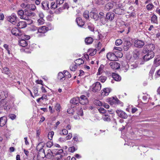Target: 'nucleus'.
<instances>
[{"mask_svg":"<svg viewBox=\"0 0 160 160\" xmlns=\"http://www.w3.org/2000/svg\"><path fill=\"white\" fill-rule=\"evenodd\" d=\"M77 65L76 64H72L70 67V69L71 71H75L77 69Z\"/></svg>","mask_w":160,"mask_h":160,"instance_id":"37998d69","label":"nucleus"},{"mask_svg":"<svg viewBox=\"0 0 160 160\" xmlns=\"http://www.w3.org/2000/svg\"><path fill=\"white\" fill-rule=\"evenodd\" d=\"M98 111L100 113H104L106 112V110L103 108H99L98 109Z\"/></svg>","mask_w":160,"mask_h":160,"instance_id":"6e6d98bb","label":"nucleus"},{"mask_svg":"<svg viewBox=\"0 0 160 160\" xmlns=\"http://www.w3.org/2000/svg\"><path fill=\"white\" fill-rule=\"evenodd\" d=\"M19 18L22 19L23 18V17L24 16V11L22 10H19L17 12Z\"/></svg>","mask_w":160,"mask_h":160,"instance_id":"473e14b6","label":"nucleus"},{"mask_svg":"<svg viewBox=\"0 0 160 160\" xmlns=\"http://www.w3.org/2000/svg\"><path fill=\"white\" fill-rule=\"evenodd\" d=\"M91 14L92 15V18L95 20L96 21L99 18L98 15L97 13L94 12H91Z\"/></svg>","mask_w":160,"mask_h":160,"instance_id":"f704fd0d","label":"nucleus"},{"mask_svg":"<svg viewBox=\"0 0 160 160\" xmlns=\"http://www.w3.org/2000/svg\"><path fill=\"white\" fill-rule=\"evenodd\" d=\"M68 131L66 129H63L62 130V133H61V135H66L68 134Z\"/></svg>","mask_w":160,"mask_h":160,"instance_id":"5fc2aeb1","label":"nucleus"},{"mask_svg":"<svg viewBox=\"0 0 160 160\" xmlns=\"http://www.w3.org/2000/svg\"><path fill=\"white\" fill-rule=\"evenodd\" d=\"M44 20L43 19L39 18L38 20V23L39 25L43 24L44 23Z\"/></svg>","mask_w":160,"mask_h":160,"instance_id":"864d4df0","label":"nucleus"},{"mask_svg":"<svg viewBox=\"0 0 160 160\" xmlns=\"http://www.w3.org/2000/svg\"><path fill=\"white\" fill-rule=\"evenodd\" d=\"M103 66H101L98 69L97 75H100L103 71Z\"/></svg>","mask_w":160,"mask_h":160,"instance_id":"3c124183","label":"nucleus"},{"mask_svg":"<svg viewBox=\"0 0 160 160\" xmlns=\"http://www.w3.org/2000/svg\"><path fill=\"white\" fill-rule=\"evenodd\" d=\"M153 7L154 6L152 4H148L146 6L147 9L149 10H152Z\"/></svg>","mask_w":160,"mask_h":160,"instance_id":"603ef678","label":"nucleus"},{"mask_svg":"<svg viewBox=\"0 0 160 160\" xmlns=\"http://www.w3.org/2000/svg\"><path fill=\"white\" fill-rule=\"evenodd\" d=\"M4 110H8L10 109V105L9 103V101H4Z\"/></svg>","mask_w":160,"mask_h":160,"instance_id":"cd10ccee","label":"nucleus"},{"mask_svg":"<svg viewBox=\"0 0 160 160\" xmlns=\"http://www.w3.org/2000/svg\"><path fill=\"white\" fill-rule=\"evenodd\" d=\"M76 21L79 27H82L84 24V22L82 21V19L80 17L77 18Z\"/></svg>","mask_w":160,"mask_h":160,"instance_id":"a211bd4d","label":"nucleus"},{"mask_svg":"<svg viewBox=\"0 0 160 160\" xmlns=\"http://www.w3.org/2000/svg\"><path fill=\"white\" fill-rule=\"evenodd\" d=\"M154 48V45L152 44H150L144 46L143 52L144 53H146L148 52L152 51Z\"/></svg>","mask_w":160,"mask_h":160,"instance_id":"f03ea898","label":"nucleus"},{"mask_svg":"<svg viewBox=\"0 0 160 160\" xmlns=\"http://www.w3.org/2000/svg\"><path fill=\"white\" fill-rule=\"evenodd\" d=\"M101 88L100 83L98 82L93 84L92 85V91L94 92H98L99 91Z\"/></svg>","mask_w":160,"mask_h":160,"instance_id":"7ed1b4c3","label":"nucleus"},{"mask_svg":"<svg viewBox=\"0 0 160 160\" xmlns=\"http://www.w3.org/2000/svg\"><path fill=\"white\" fill-rule=\"evenodd\" d=\"M88 28L91 32H94V26L92 24L89 23L88 24Z\"/></svg>","mask_w":160,"mask_h":160,"instance_id":"c85d7f7f","label":"nucleus"},{"mask_svg":"<svg viewBox=\"0 0 160 160\" xmlns=\"http://www.w3.org/2000/svg\"><path fill=\"white\" fill-rule=\"evenodd\" d=\"M102 47V44L100 42H98L97 45V47L96 48H97L98 50H99Z\"/></svg>","mask_w":160,"mask_h":160,"instance_id":"0e129e2a","label":"nucleus"},{"mask_svg":"<svg viewBox=\"0 0 160 160\" xmlns=\"http://www.w3.org/2000/svg\"><path fill=\"white\" fill-rule=\"evenodd\" d=\"M11 32L13 35L16 36L19 35L20 33L19 30L17 28H13L11 31Z\"/></svg>","mask_w":160,"mask_h":160,"instance_id":"393cba45","label":"nucleus"},{"mask_svg":"<svg viewBox=\"0 0 160 160\" xmlns=\"http://www.w3.org/2000/svg\"><path fill=\"white\" fill-rule=\"evenodd\" d=\"M106 16L108 21H111L114 18L115 14L112 12H109L107 13Z\"/></svg>","mask_w":160,"mask_h":160,"instance_id":"9b49d317","label":"nucleus"},{"mask_svg":"<svg viewBox=\"0 0 160 160\" xmlns=\"http://www.w3.org/2000/svg\"><path fill=\"white\" fill-rule=\"evenodd\" d=\"M138 66V62H135L134 63L130 65V68L132 69H134L137 68Z\"/></svg>","mask_w":160,"mask_h":160,"instance_id":"79ce46f5","label":"nucleus"},{"mask_svg":"<svg viewBox=\"0 0 160 160\" xmlns=\"http://www.w3.org/2000/svg\"><path fill=\"white\" fill-rule=\"evenodd\" d=\"M19 44L20 46L24 47L28 45V42L26 41H19Z\"/></svg>","mask_w":160,"mask_h":160,"instance_id":"72a5a7b5","label":"nucleus"},{"mask_svg":"<svg viewBox=\"0 0 160 160\" xmlns=\"http://www.w3.org/2000/svg\"><path fill=\"white\" fill-rule=\"evenodd\" d=\"M27 7V8L29 9L30 10L34 11L36 8V6L35 5L33 4H28V5H27L26 6Z\"/></svg>","mask_w":160,"mask_h":160,"instance_id":"c756f323","label":"nucleus"},{"mask_svg":"<svg viewBox=\"0 0 160 160\" xmlns=\"http://www.w3.org/2000/svg\"><path fill=\"white\" fill-rule=\"evenodd\" d=\"M33 93H34V95L35 96H38V89L36 87H33Z\"/></svg>","mask_w":160,"mask_h":160,"instance_id":"8fccbe9b","label":"nucleus"},{"mask_svg":"<svg viewBox=\"0 0 160 160\" xmlns=\"http://www.w3.org/2000/svg\"><path fill=\"white\" fill-rule=\"evenodd\" d=\"M94 104L97 106H102L103 105L102 103L98 100H95L94 101Z\"/></svg>","mask_w":160,"mask_h":160,"instance_id":"ea45409f","label":"nucleus"},{"mask_svg":"<svg viewBox=\"0 0 160 160\" xmlns=\"http://www.w3.org/2000/svg\"><path fill=\"white\" fill-rule=\"evenodd\" d=\"M51 8L52 9H54L58 7V6L57 4V3L56 4L55 2H52L51 3Z\"/></svg>","mask_w":160,"mask_h":160,"instance_id":"a19ab883","label":"nucleus"},{"mask_svg":"<svg viewBox=\"0 0 160 160\" xmlns=\"http://www.w3.org/2000/svg\"><path fill=\"white\" fill-rule=\"evenodd\" d=\"M145 44L143 41H135L134 42V46L138 48L142 47Z\"/></svg>","mask_w":160,"mask_h":160,"instance_id":"1a4fd4ad","label":"nucleus"},{"mask_svg":"<svg viewBox=\"0 0 160 160\" xmlns=\"http://www.w3.org/2000/svg\"><path fill=\"white\" fill-rule=\"evenodd\" d=\"M2 72L7 75L10 72L9 68L6 67H5L2 68Z\"/></svg>","mask_w":160,"mask_h":160,"instance_id":"4c0bfd02","label":"nucleus"},{"mask_svg":"<svg viewBox=\"0 0 160 160\" xmlns=\"http://www.w3.org/2000/svg\"><path fill=\"white\" fill-rule=\"evenodd\" d=\"M109 101L110 104L112 105L113 104H118L121 103L120 101L117 98H113L112 99H111Z\"/></svg>","mask_w":160,"mask_h":160,"instance_id":"dca6fc26","label":"nucleus"},{"mask_svg":"<svg viewBox=\"0 0 160 160\" xmlns=\"http://www.w3.org/2000/svg\"><path fill=\"white\" fill-rule=\"evenodd\" d=\"M139 52L137 50H135L133 52V57L135 59L139 58Z\"/></svg>","mask_w":160,"mask_h":160,"instance_id":"c9c22d12","label":"nucleus"},{"mask_svg":"<svg viewBox=\"0 0 160 160\" xmlns=\"http://www.w3.org/2000/svg\"><path fill=\"white\" fill-rule=\"evenodd\" d=\"M110 92V89L109 88H104L102 92V95L103 96H108Z\"/></svg>","mask_w":160,"mask_h":160,"instance_id":"b1692460","label":"nucleus"},{"mask_svg":"<svg viewBox=\"0 0 160 160\" xmlns=\"http://www.w3.org/2000/svg\"><path fill=\"white\" fill-rule=\"evenodd\" d=\"M26 23V24H30L32 23V21L30 19H29L25 22Z\"/></svg>","mask_w":160,"mask_h":160,"instance_id":"69168bd1","label":"nucleus"},{"mask_svg":"<svg viewBox=\"0 0 160 160\" xmlns=\"http://www.w3.org/2000/svg\"><path fill=\"white\" fill-rule=\"evenodd\" d=\"M75 148L74 147H70L69 149L68 150L69 151L71 152H73L75 151Z\"/></svg>","mask_w":160,"mask_h":160,"instance_id":"e2e57ef3","label":"nucleus"},{"mask_svg":"<svg viewBox=\"0 0 160 160\" xmlns=\"http://www.w3.org/2000/svg\"><path fill=\"white\" fill-rule=\"evenodd\" d=\"M53 143L51 142H48L47 143V146L48 147L50 148L53 145Z\"/></svg>","mask_w":160,"mask_h":160,"instance_id":"680f3d73","label":"nucleus"},{"mask_svg":"<svg viewBox=\"0 0 160 160\" xmlns=\"http://www.w3.org/2000/svg\"><path fill=\"white\" fill-rule=\"evenodd\" d=\"M54 134V132L53 131H51L48 134V139L50 140H52V139Z\"/></svg>","mask_w":160,"mask_h":160,"instance_id":"a18cd8bd","label":"nucleus"},{"mask_svg":"<svg viewBox=\"0 0 160 160\" xmlns=\"http://www.w3.org/2000/svg\"><path fill=\"white\" fill-rule=\"evenodd\" d=\"M4 110V101L1 100L0 101V110Z\"/></svg>","mask_w":160,"mask_h":160,"instance_id":"09e8293b","label":"nucleus"},{"mask_svg":"<svg viewBox=\"0 0 160 160\" xmlns=\"http://www.w3.org/2000/svg\"><path fill=\"white\" fill-rule=\"evenodd\" d=\"M112 76L114 79L117 81H120L121 80V78L120 76L117 74L112 73Z\"/></svg>","mask_w":160,"mask_h":160,"instance_id":"412c9836","label":"nucleus"},{"mask_svg":"<svg viewBox=\"0 0 160 160\" xmlns=\"http://www.w3.org/2000/svg\"><path fill=\"white\" fill-rule=\"evenodd\" d=\"M49 30L48 28L46 26H42L38 29V32L40 33H44Z\"/></svg>","mask_w":160,"mask_h":160,"instance_id":"f3484780","label":"nucleus"},{"mask_svg":"<svg viewBox=\"0 0 160 160\" xmlns=\"http://www.w3.org/2000/svg\"><path fill=\"white\" fill-rule=\"evenodd\" d=\"M71 103L73 105H77L79 102V98L77 97L73 98L70 101Z\"/></svg>","mask_w":160,"mask_h":160,"instance_id":"5701e85b","label":"nucleus"},{"mask_svg":"<svg viewBox=\"0 0 160 160\" xmlns=\"http://www.w3.org/2000/svg\"><path fill=\"white\" fill-rule=\"evenodd\" d=\"M64 0H56V3L58 6H59L62 4Z\"/></svg>","mask_w":160,"mask_h":160,"instance_id":"bf43d9fd","label":"nucleus"},{"mask_svg":"<svg viewBox=\"0 0 160 160\" xmlns=\"http://www.w3.org/2000/svg\"><path fill=\"white\" fill-rule=\"evenodd\" d=\"M17 26L19 28H22L26 27L27 26L25 22L21 21L17 22Z\"/></svg>","mask_w":160,"mask_h":160,"instance_id":"aec40b11","label":"nucleus"},{"mask_svg":"<svg viewBox=\"0 0 160 160\" xmlns=\"http://www.w3.org/2000/svg\"><path fill=\"white\" fill-rule=\"evenodd\" d=\"M99 19L100 22L103 25L106 24L108 22L106 16L103 17H100Z\"/></svg>","mask_w":160,"mask_h":160,"instance_id":"bb28decb","label":"nucleus"},{"mask_svg":"<svg viewBox=\"0 0 160 160\" xmlns=\"http://www.w3.org/2000/svg\"><path fill=\"white\" fill-rule=\"evenodd\" d=\"M113 12L116 14L118 15H122L124 13V10L120 7L114 9Z\"/></svg>","mask_w":160,"mask_h":160,"instance_id":"f8f14e48","label":"nucleus"},{"mask_svg":"<svg viewBox=\"0 0 160 160\" xmlns=\"http://www.w3.org/2000/svg\"><path fill=\"white\" fill-rule=\"evenodd\" d=\"M79 102L81 104L84 105L88 103V101L86 96L82 95L79 98Z\"/></svg>","mask_w":160,"mask_h":160,"instance_id":"0eeeda50","label":"nucleus"},{"mask_svg":"<svg viewBox=\"0 0 160 160\" xmlns=\"http://www.w3.org/2000/svg\"><path fill=\"white\" fill-rule=\"evenodd\" d=\"M8 117L10 118L12 120H13L16 117V116L14 114H10L8 115Z\"/></svg>","mask_w":160,"mask_h":160,"instance_id":"13d9d810","label":"nucleus"},{"mask_svg":"<svg viewBox=\"0 0 160 160\" xmlns=\"http://www.w3.org/2000/svg\"><path fill=\"white\" fill-rule=\"evenodd\" d=\"M8 96V92L7 91H3L0 93V100H3L4 99Z\"/></svg>","mask_w":160,"mask_h":160,"instance_id":"6ab92c4d","label":"nucleus"},{"mask_svg":"<svg viewBox=\"0 0 160 160\" xmlns=\"http://www.w3.org/2000/svg\"><path fill=\"white\" fill-rule=\"evenodd\" d=\"M83 16L86 19L89 18V12L88 11H85L83 13Z\"/></svg>","mask_w":160,"mask_h":160,"instance_id":"c03bdc74","label":"nucleus"},{"mask_svg":"<svg viewBox=\"0 0 160 160\" xmlns=\"http://www.w3.org/2000/svg\"><path fill=\"white\" fill-rule=\"evenodd\" d=\"M151 22L153 23H157V18L155 15H153L151 17Z\"/></svg>","mask_w":160,"mask_h":160,"instance_id":"e433bc0d","label":"nucleus"},{"mask_svg":"<svg viewBox=\"0 0 160 160\" xmlns=\"http://www.w3.org/2000/svg\"><path fill=\"white\" fill-rule=\"evenodd\" d=\"M143 57L144 60L146 61L152 58L154 56V53L153 51L148 52Z\"/></svg>","mask_w":160,"mask_h":160,"instance_id":"20e7f679","label":"nucleus"},{"mask_svg":"<svg viewBox=\"0 0 160 160\" xmlns=\"http://www.w3.org/2000/svg\"><path fill=\"white\" fill-rule=\"evenodd\" d=\"M116 112L118 114V116L123 118H126L128 117L127 114L124 112L119 110H117Z\"/></svg>","mask_w":160,"mask_h":160,"instance_id":"6e6552de","label":"nucleus"},{"mask_svg":"<svg viewBox=\"0 0 160 160\" xmlns=\"http://www.w3.org/2000/svg\"><path fill=\"white\" fill-rule=\"evenodd\" d=\"M102 119L105 121H109L110 120V117L106 115H105L103 117Z\"/></svg>","mask_w":160,"mask_h":160,"instance_id":"49530a36","label":"nucleus"},{"mask_svg":"<svg viewBox=\"0 0 160 160\" xmlns=\"http://www.w3.org/2000/svg\"><path fill=\"white\" fill-rule=\"evenodd\" d=\"M77 114L80 116H83V112L82 108H80L77 110Z\"/></svg>","mask_w":160,"mask_h":160,"instance_id":"de8ad7c7","label":"nucleus"},{"mask_svg":"<svg viewBox=\"0 0 160 160\" xmlns=\"http://www.w3.org/2000/svg\"><path fill=\"white\" fill-rule=\"evenodd\" d=\"M109 65L111 68L113 69H118L120 67L119 63L117 62H111L110 63Z\"/></svg>","mask_w":160,"mask_h":160,"instance_id":"9d476101","label":"nucleus"},{"mask_svg":"<svg viewBox=\"0 0 160 160\" xmlns=\"http://www.w3.org/2000/svg\"><path fill=\"white\" fill-rule=\"evenodd\" d=\"M89 52H90L89 53V55L92 56L95 55L96 53V49H91L89 50Z\"/></svg>","mask_w":160,"mask_h":160,"instance_id":"58836bf2","label":"nucleus"},{"mask_svg":"<svg viewBox=\"0 0 160 160\" xmlns=\"http://www.w3.org/2000/svg\"><path fill=\"white\" fill-rule=\"evenodd\" d=\"M84 61L81 58H79L76 60L75 61V63L77 65H80L84 63Z\"/></svg>","mask_w":160,"mask_h":160,"instance_id":"2f4dec72","label":"nucleus"},{"mask_svg":"<svg viewBox=\"0 0 160 160\" xmlns=\"http://www.w3.org/2000/svg\"><path fill=\"white\" fill-rule=\"evenodd\" d=\"M7 122V117L3 116L0 118V127H3L4 126Z\"/></svg>","mask_w":160,"mask_h":160,"instance_id":"4468645a","label":"nucleus"},{"mask_svg":"<svg viewBox=\"0 0 160 160\" xmlns=\"http://www.w3.org/2000/svg\"><path fill=\"white\" fill-rule=\"evenodd\" d=\"M56 110L58 112L60 111V104L58 103H57L55 107Z\"/></svg>","mask_w":160,"mask_h":160,"instance_id":"4d7b16f0","label":"nucleus"},{"mask_svg":"<svg viewBox=\"0 0 160 160\" xmlns=\"http://www.w3.org/2000/svg\"><path fill=\"white\" fill-rule=\"evenodd\" d=\"M24 52L27 53H30L31 52V50L29 49L26 48L23 50Z\"/></svg>","mask_w":160,"mask_h":160,"instance_id":"774afa93","label":"nucleus"},{"mask_svg":"<svg viewBox=\"0 0 160 160\" xmlns=\"http://www.w3.org/2000/svg\"><path fill=\"white\" fill-rule=\"evenodd\" d=\"M67 74H69L70 75V73L67 71H64V74L61 72H60L58 74V78L59 80L63 81L65 80V75H66Z\"/></svg>","mask_w":160,"mask_h":160,"instance_id":"423d86ee","label":"nucleus"},{"mask_svg":"<svg viewBox=\"0 0 160 160\" xmlns=\"http://www.w3.org/2000/svg\"><path fill=\"white\" fill-rule=\"evenodd\" d=\"M69 8V6L68 4L67 3H65L63 6L62 7H60L58 9L60 11H62V10L65 9H68Z\"/></svg>","mask_w":160,"mask_h":160,"instance_id":"7c9ffc66","label":"nucleus"},{"mask_svg":"<svg viewBox=\"0 0 160 160\" xmlns=\"http://www.w3.org/2000/svg\"><path fill=\"white\" fill-rule=\"evenodd\" d=\"M24 15L31 16H34V13L31 12L30 11H28L27 9H25L24 11Z\"/></svg>","mask_w":160,"mask_h":160,"instance_id":"a878e982","label":"nucleus"},{"mask_svg":"<svg viewBox=\"0 0 160 160\" xmlns=\"http://www.w3.org/2000/svg\"><path fill=\"white\" fill-rule=\"evenodd\" d=\"M107 58L110 61H116L118 59L117 56L113 53L109 52L107 54Z\"/></svg>","mask_w":160,"mask_h":160,"instance_id":"39448f33","label":"nucleus"},{"mask_svg":"<svg viewBox=\"0 0 160 160\" xmlns=\"http://www.w3.org/2000/svg\"><path fill=\"white\" fill-rule=\"evenodd\" d=\"M42 8L45 10H48L49 9V2L47 0H45L42 2Z\"/></svg>","mask_w":160,"mask_h":160,"instance_id":"ddd939ff","label":"nucleus"},{"mask_svg":"<svg viewBox=\"0 0 160 160\" xmlns=\"http://www.w3.org/2000/svg\"><path fill=\"white\" fill-rule=\"evenodd\" d=\"M31 36L29 35L25 34L24 35V39H22L21 40H29Z\"/></svg>","mask_w":160,"mask_h":160,"instance_id":"052dcab7","label":"nucleus"},{"mask_svg":"<svg viewBox=\"0 0 160 160\" xmlns=\"http://www.w3.org/2000/svg\"><path fill=\"white\" fill-rule=\"evenodd\" d=\"M113 7V3L111 2H108L106 4L105 7V9L106 11H109Z\"/></svg>","mask_w":160,"mask_h":160,"instance_id":"4be33fe9","label":"nucleus"},{"mask_svg":"<svg viewBox=\"0 0 160 160\" xmlns=\"http://www.w3.org/2000/svg\"><path fill=\"white\" fill-rule=\"evenodd\" d=\"M72 137V134L71 133H69L68 135L66 136V140H68L70 139Z\"/></svg>","mask_w":160,"mask_h":160,"instance_id":"338daca9","label":"nucleus"},{"mask_svg":"<svg viewBox=\"0 0 160 160\" xmlns=\"http://www.w3.org/2000/svg\"><path fill=\"white\" fill-rule=\"evenodd\" d=\"M124 41L123 43L124 46V49L126 50H127L129 48V47L131 45L132 43V41Z\"/></svg>","mask_w":160,"mask_h":160,"instance_id":"2eb2a0df","label":"nucleus"},{"mask_svg":"<svg viewBox=\"0 0 160 160\" xmlns=\"http://www.w3.org/2000/svg\"><path fill=\"white\" fill-rule=\"evenodd\" d=\"M8 21L14 25H16L18 22V18L14 13H12L11 16H9L8 18Z\"/></svg>","mask_w":160,"mask_h":160,"instance_id":"f257e3e1","label":"nucleus"}]
</instances>
